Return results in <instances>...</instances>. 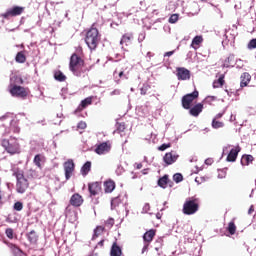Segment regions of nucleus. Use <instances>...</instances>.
Listing matches in <instances>:
<instances>
[{
	"instance_id": "nucleus-8",
	"label": "nucleus",
	"mask_w": 256,
	"mask_h": 256,
	"mask_svg": "<svg viewBox=\"0 0 256 256\" xmlns=\"http://www.w3.org/2000/svg\"><path fill=\"white\" fill-rule=\"evenodd\" d=\"M2 147H4L5 151L7 153H10V155H15V153H19V144L16 141L9 142V140H3L2 141Z\"/></svg>"
},
{
	"instance_id": "nucleus-30",
	"label": "nucleus",
	"mask_w": 256,
	"mask_h": 256,
	"mask_svg": "<svg viewBox=\"0 0 256 256\" xmlns=\"http://www.w3.org/2000/svg\"><path fill=\"white\" fill-rule=\"evenodd\" d=\"M16 63H25L27 61V56L24 51H20L16 54L15 57Z\"/></svg>"
},
{
	"instance_id": "nucleus-47",
	"label": "nucleus",
	"mask_w": 256,
	"mask_h": 256,
	"mask_svg": "<svg viewBox=\"0 0 256 256\" xmlns=\"http://www.w3.org/2000/svg\"><path fill=\"white\" fill-rule=\"evenodd\" d=\"M5 233H6V237H8V239H13L14 231L12 228H7Z\"/></svg>"
},
{
	"instance_id": "nucleus-63",
	"label": "nucleus",
	"mask_w": 256,
	"mask_h": 256,
	"mask_svg": "<svg viewBox=\"0 0 256 256\" xmlns=\"http://www.w3.org/2000/svg\"><path fill=\"white\" fill-rule=\"evenodd\" d=\"M16 133H19V129H16Z\"/></svg>"
},
{
	"instance_id": "nucleus-9",
	"label": "nucleus",
	"mask_w": 256,
	"mask_h": 256,
	"mask_svg": "<svg viewBox=\"0 0 256 256\" xmlns=\"http://www.w3.org/2000/svg\"><path fill=\"white\" fill-rule=\"evenodd\" d=\"M64 167V173H65V179L66 181H69L71 177H73V173H75V162H73L72 159H68L63 164Z\"/></svg>"
},
{
	"instance_id": "nucleus-45",
	"label": "nucleus",
	"mask_w": 256,
	"mask_h": 256,
	"mask_svg": "<svg viewBox=\"0 0 256 256\" xmlns=\"http://www.w3.org/2000/svg\"><path fill=\"white\" fill-rule=\"evenodd\" d=\"M173 180L176 182V183H181V181H183V175L179 174V173H176L174 174L173 176Z\"/></svg>"
},
{
	"instance_id": "nucleus-11",
	"label": "nucleus",
	"mask_w": 256,
	"mask_h": 256,
	"mask_svg": "<svg viewBox=\"0 0 256 256\" xmlns=\"http://www.w3.org/2000/svg\"><path fill=\"white\" fill-rule=\"evenodd\" d=\"M109 151H111V142L109 141L96 145L95 153H97V155H105L106 153H109Z\"/></svg>"
},
{
	"instance_id": "nucleus-46",
	"label": "nucleus",
	"mask_w": 256,
	"mask_h": 256,
	"mask_svg": "<svg viewBox=\"0 0 256 256\" xmlns=\"http://www.w3.org/2000/svg\"><path fill=\"white\" fill-rule=\"evenodd\" d=\"M179 21V15L178 14H172L169 18V23H177Z\"/></svg>"
},
{
	"instance_id": "nucleus-19",
	"label": "nucleus",
	"mask_w": 256,
	"mask_h": 256,
	"mask_svg": "<svg viewBox=\"0 0 256 256\" xmlns=\"http://www.w3.org/2000/svg\"><path fill=\"white\" fill-rule=\"evenodd\" d=\"M113 79H114L115 83L120 84L121 79H128V77H127V75H125V71L116 69L113 72Z\"/></svg>"
},
{
	"instance_id": "nucleus-61",
	"label": "nucleus",
	"mask_w": 256,
	"mask_h": 256,
	"mask_svg": "<svg viewBox=\"0 0 256 256\" xmlns=\"http://www.w3.org/2000/svg\"><path fill=\"white\" fill-rule=\"evenodd\" d=\"M156 217H157L158 219H161V213H157V214H156Z\"/></svg>"
},
{
	"instance_id": "nucleus-48",
	"label": "nucleus",
	"mask_w": 256,
	"mask_h": 256,
	"mask_svg": "<svg viewBox=\"0 0 256 256\" xmlns=\"http://www.w3.org/2000/svg\"><path fill=\"white\" fill-rule=\"evenodd\" d=\"M29 173H30L29 175H30V177H32V179H37V177H39L37 170L30 169Z\"/></svg>"
},
{
	"instance_id": "nucleus-40",
	"label": "nucleus",
	"mask_w": 256,
	"mask_h": 256,
	"mask_svg": "<svg viewBox=\"0 0 256 256\" xmlns=\"http://www.w3.org/2000/svg\"><path fill=\"white\" fill-rule=\"evenodd\" d=\"M151 89V85L149 84H143V86L140 88V95H147V91Z\"/></svg>"
},
{
	"instance_id": "nucleus-6",
	"label": "nucleus",
	"mask_w": 256,
	"mask_h": 256,
	"mask_svg": "<svg viewBox=\"0 0 256 256\" xmlns=\"http://www.w3.org/2000/svg\"><path fill=\"white\" fill-rule=\"evenodd\" d=\"M10 93L13 97H20L21 99H25L29 95V89L23 86L13 85L10 88Z\"/></svg>"
},
{
	"instance_id": "nucleus-24",
	"label": "nucleus",
	"mask_w": 256,
	"mask_h": 256,
	"mask_svg": "<svg viewBox=\"0 0 256 256\" xmlns=\"http://www.w3.org/2000/svg\"><path fill=\"white\" fill-rule=\"evenodd\" d=\"M104 191L105 193H113L115 191V181L108 180L104 182Z\"/></svg>"
},
{
	"instance_id": "nucleus-42",
	"label": "nucleus",
	"mask_w": 256,
	"mask_h": 256,
	"mask_svg": "<svg viewBox=\"0 0 256 256\" xmlns=\"http://www.w3.org/2000/svg\"><path fill=\"white\" fill-rule=\"evenodd\" d=\"M247 49H249L250 51H252V49H256V38H253L249 41V43L247 44Z\"/></svg>"
},
{
	"instance_id": "nucleus-16",
	"label": "nucleus",
	"mask_w": 256,
	"mask_h": 256,
	"mask_svg": "<svg viewBox=\"0 0 256 256\" xmlns=\"http://www.w3.org/2000/svg\"><path fill=\"white\" fill-rule=\"evenodd\" d=\"M188 110H189V114L192 117H199V115L203 113V104L202 103L195 104L192 108L190 107V109Z\"/></svg>"
},
{
	"instance_id": "nucleus-37",
	"label": "nucleus",
	"mask_w": 256,
	"mask_h": 256,
	"mask_svg": "<svg viewBox=\"0 0 256 256\" xmlns=\"http://www.w3.org/2000/svg\"><path fill=\"white\" fill-rule=\"evenodd\" d=\"M121 205V197L117 196L111 200V209H117Z\"/></svg>"
},
{
	"instance_id": "nucleus-12",
	"label": "nucleus",
	"mask_w": 256,
	"mask_h": 256,
	"mask_svg": "<svg viewBox=\"0 0 256 256\" xmlns=\"http://www.w3.org/2000/svg\"><path fill=\"white\" fill-rule=\"evenodd\" d=\"M178 159H179V154H177V152L173 150L170 152H167L163 157V161L167 166L173 165V163H175Z\"/></svg>"
},
{
	"instance_id": "nucleus-60",
	"label": "nucleus",
	"mask_w": 256,
	"mask_h": 256,
	"mask_svg": "<svg viewBox=\"0 0 256 256\" xmlns=\"http://www.w3.org/2000/svg\"><path fill=\"white\" fill-rule=\"evenodd\" d=\"M149 204H145V206H144V209H145V211H147V210H149Z\"/></svg>"
},
{
	"instance_id": "nucleus-14",
	"label": "nucleus",
	"mask_w": 256,
	"mask_h": 256,
	"mask_svg": "<svg viewBox=\"0 0 256 256\" xmlns=\"http://www.w3.org/2000/svg\"><path fill=\"white\" fill-rule=\"evenodd\" d=\"M69 203L70 205H72V207H81V205L85 203V199H83V196H81V194L74 193L71 196Z\"/></svg>"
},
{
	"instance_id": "nucleus-21",
	"label": "nucleus",
	"mask_w": 256,
	"mask_h": 256,
	"mask_svg": "<svg viewBox=\"0 0 256 256\" xmlns=\"http://www.w3.org/2000/svg\"><path fill=\"white\" fill-rule=\"evenodd\" d=\"M26 237L31 245H37V241H39V234H37L35 230L26 234Z\"/></svg>"
},
{
	"instance_id": "nucleus-58",
	"label": "nucleus",
	"mask_w": 256,
	"mask_h": 256,
	"mask_svg": "<svg viewBox=\"0 0 256 256\" xmlns=\"http://www.w3.org/2000/svg\"><path fill=\"white\" fill-rule=\"evenodd\" d=\"M136 169H143V164L142 163L136 164Z\"/></svg>"
},
{
	"instance_id": "nucleus-43",
	"label": "nucleus",
	"mask_w": 256,
	"mask_h": 256,
	"mask_svg": "<svg viewBox=\"0 0 256 256\" xmlns=\"http://www.w3.org/2000/svg\"><path fill=\"white\" fill-rule=\"evenodd\" d=\"M113 225H115V219L113 218H108L105 221V227H107L108 229H111L113 227Z\"/></svg>"
},
{
	"instance_id": "nucleus-18",
	"label": "nucleus",
	"mask_w": 256,
	"mask_h": 256,
	"mask_svg": "<svg viewBox=\"0 0 256 256\" xmlns=\"http://www.w3.org/2000/svg\"><path fill=\"white\" fill-rule=\"evenodd\" d=\"M157 235V230L156 229H150L146 231L143 235V241L144 243H150L155 239V236Z\"/></svg>"
},
{
	"instance_id": "nucleus-34",
	"label": "nucleus",
	"mask_w": 256,
	"mask_h": 256,
	"mask_svg": "<svg viewBox=\"0 0 256 256\" xmlns=\"http://www.w3.org/2000/svg\"><path fill=\"white\" fill-rule=\"evenodd\" d=\"M131 39H133V34H124L121 41H120V44L121 45H129V43H131Z\"/></svg>"
},
{
	"instance_id": "nucleus-39",
	"label": "nucleus",
	"mask_w": 256,
	"mask_h": 256,
	"mask_svg": "<svg viewBox=\"0 0 256 256\" xmlns=\"http://www.w3.org/2000/svg\"><path fill=\"white\" fill-rule=\"evenodd\" d=\"M212 127H213V129H222V127H225V123L213 119L212 120Z\"/></svg>"
},
{
	"instance_id": "nucleus-33",
	"label": "nucleus",
	"mask_w": 256,
	"mask_h": 256,
	"mask_svg": "<svg viewBox=\"0 0 256 256\" xmlns=\"http://www.w3.org/2000/svg\"><path fill=\"white\" fill-rule=\"evenodd\" d=\"M105 232V228L103 226H97L95 229H94V234L92 236V239L95 240L97 239V237L103 235V233Z\"/></svg>"
},
{
	"instance_id": "nucleus-32",
	"label": "nucleus",
	"mask_w": 256,
	"mask_h": 256,
	"mask_svg": "<svg viewBox=\"0 0 256 256\" xmlns=\"http://www.w3.org/2000/svg\"><path fill=\"white\" fill-rule=\"evenodd\" d=\"M253 161H254L253 155H243L241 159V164L244 166H247L250 163H253Z\"/></svg>"
},
{
	"instance_id": "nucleus-54",
	"label": "nucleus",
	"mask_w": 256,
	"mask_h": 256,
	"mask_svg": "<svg viewBox=\"0 0 256 256\" xmlns=\"http://www.w3.org/2000/svg\"><path fill=\"white\" fill-rule=\"evenodd\" d=\"M254 212H255V206L251 205L248 210V215H253Z\"/></svg>"
},
{
	"instance_id": "nucleus-52",
	"label": "nucleus",
	"mask_w": 256,
	"mask_h": 256,
	"mask_svg": "<svg viewBox=\"0 0 256 256\" xmlns=\"http://www.w3.org/2000/svg\"><path fill=\"white\" fill-rule=\"evenodd\" d=\"M100 247L101 249H103V247H105V240H101L100 242L97 243L96 245V249Z\"/></svg>"
},
{
	"instance_id": "nucleus-51",
	"label": "nucleus",
	"mask_w": 256,
	"mask_h": 256,
	"mask_svg": "<svg viewBox=\"0 0 256 256\" xmlns=\"http://www.w3.org/2000/svg\"><path fill=\"white\" fill-rule=\"evenodd\" d=\"M149 245H151V244L148 242H144V246L142 248V253H145L146 251L149 250Z\"/></svg>"
},
{
	"instance_id": "nucleus-29",
	"label": "nucleus",
	"mask_w": 256,
	"mask_h": 256,
	"mask_svg": "<svg viewBox=\"0 0 256 256\" xmlns=\"http://www.w3.org/2000/svg\"><path fill=\"white\" fill-rule=\"evenodd\" d=\"M2 121V125L5 127V125H11V123H13L14 121V116L13 114H7L5 116H2L1 118Z\"/></svg>"
},
{
	"instance_id": "nucleus-31",
	"label": "nucleus",
	"mask_w": 256,
	"mask_h": 256,
	"mask_svg": "<svg viewBox=\"0 0 256 256\" xmlns=\"http://www.w3.org/2000/svg\"><path fill=\"white\" fill-rule=\"evenodd\" d=\"M168 183H169V176L168 175H164L163 177H161L158 180V185H159V187H162V189H167Z\"/></svg>"
},
{
	"instance_id": "nucleus-56",
	"label": "nucleus",
	"mask_w": 256,
	"mask_h": 256,
	"mask_svg": "<svg viewBox=\"0 0 256 256\" xmlns=\"http://www.w3.org/2000/svg\"><path fill=\"white\" fill-rule=\"evenodd\" d=\"M221 117H223V113H218V114L215 115V117L213 119L218 121V119H221Z\"/></svg>"
},
{
	"instance_id": "nucleus-22",
	"label": "nucleus",
	"mask_w": 256,
	"mask_h": 256,
	"mask_svg": "<svg viewBox=\"0 0 256 256\" xmlns=\"http://www.w3.org/2000/svg\"><path fill=\"white\" fill-rule=\"evenodd\" d=\"M121 255H123V250L121 249V246H119L117 242H114L110 249V256H121Z\"/></svg>"
},
{
	"instance_id": "nucleus-62",
	"label": "nucleus",
	"mask_w": 256,
	"mask_h": 256,
	"mask_svg": "<svg viewBox=\"0 0 256 256\" xmlns=\"http://www.w3.org/2000/svg\"><path fill=\"white\" fill-rule=\"evenodd\" d=\"M20 83H23V79L22 78H20Z\"/></svg>"
},
{
	"instance_id": "nucleus-36",
	"label": "nucleus",
	"mask_w": 256,
	"mask_h": 256,
	"mask_svg": "<svg viewBox=\"0 0 256 256\" xmlns=\"http://www.w3.org/2000/svg\"><path fill=\"white\" fill-rule=\"evenodd\" d=\"M41 161H43V156H41V154H37L34 157L33 163L34 165H36V167H38V169H42L43 166H41Z\"/></svg>"
},
{
	"instance_id": "nucleus-53",
	"label": "nucleus",
	"mask_w": 256,
	"mask_h": 256,
	"mask_svg": "<svg viewBox=\"0 0 256 256\" xmlns=\"http://www.w3.org/2000/svg\"><path fill=\"white\" fill-rule=\"evenodd\" d=\"M110 95H111V96H113V95H121V90H120V89H115L114 91H112V92L110 93Z\"/></svg>"
},
{
	"instance_id": "nucleus-57",
	"label": "nucleus",
	"mask_w": 256,
	"mask_h": 256,
	"mask_svg": "<svg viewBox=\"0 0 256 256\" xmlns=\"http://www.w3.org/2000/svg\"><path fill=\"white\" fill-rule=\"evenodd\" d=\"M205 163H206V165H212L213 164V159L208 158V159L205 160Z\"/></svg>"
},
{
	"instance_id": "nucleus-35",
	"label": "nucleus",
	"mask_w": 256,
	"mask_h": 256,
	"mask_svg": "<svg viewBox=\"0 0 256 256\" xmlns=\"http://www.w3.org/2000/svg\"><path fill=\"white\" fill-rule=\"evenodd\" d=\"M227 231L230 235H235V233H237V226L234 221L228 223Z\"/></svg>"
},
{
	"instance_id": "nucleus-2",
	"label": "nucleus",
	"mask_w": 256,
	"mask_h": 256,
	"mask_svg": "<svg viewBox=\"0 0 256 256\" xmlns=\"http://www.w3.org/2000/svg\"><path fill=\"white\" fill-rule=\"evenodd\" d=\"M13 176L16 177V191L23 195L29 189V180L25 178V172L17 168L13 172Z\"/></svg>"
},
{
	"instance_id": "nucleus-7",
	"label": "nucleus",
	"mask_w": 256,
	"mask_h": 256,
	"mask_svg": "<svg viewBox=\"0 0 256 256\" xmlns=\"http://www.w3.org/2000/svg\"><path fill=\"white\" fill-rule=\"evenodd\" d=\"M25 12V7L23 6H14L7 10L4 14H2V17L4 19H10V17H19V15H23Z\"/></svg>"
},
{
	"instance_id": "nucleus-4",
	"label": "nucleus",
	"mask_w": 256,
	"mask_h": 256,
	"mask_svg": "<svg viewBox=\"0 0 256 256\" xmlns=\"http://www.w3.org/2000/svg\"><path fill=\"white\" fill-rule=\"evenodd\" d=\"M197 211H199V199L189 198L184 202L182 208L184 215H195Z\"/></svg>"
},
{
	"instance_id": "nucleus-49",
	"label": "nucleus",
	"mask_w": 256,
	"mask_h": 256,
	"mask_svg": "<svg viewBox=\"0 0 256 256\" xmlns=\"http://www.w3.org/2000/svg\"><path fill=\"white\" fill-rule=\"evenodd\" d=\"M171 147V143L168 144H162L158 147V151H165L166 149H169Z\"/></svg>"
},
{
	"instance_id": "nucleus-10",
	"label": "nucleus",
	"mask_w": 256,
	"mask_h": 256,
	"mask_svg": "<svg viewBox=\"0 0 256 256\" xmlns=\"http://www.w3.org/2000/svg\"><path fill=\"white\" fill-rule=\"evenodd\" d=\"M176 77L178 81H189L191 79V71L185 67L176 68Z\"/></svg>"
},
{
	"instance_id": "nucleus-23",
	"label": "nucleus",
	"mask_w": 256,
	"mask_h": 256,
	"mask_svg": "<svg viewBox=\"0 0 256 256\" xmlns=\"http://www.w3.org/2000/svg\"><path fill=\"white\" fill-rule=\"evenodd\" d=\"M241 82H240V87H247V85H249V83L251 82V74H249V72H244L241 76H240Z\"/></svg>"
},
{
	"instance_id": "nucleus-44",
	"label": "nucleus",
	"mask_w": 256,
	"mask_h": 256,
	"mask_svg": "<svg viewBox=\"0 0 256 256\" xmlns=\"http://www.w3.org/2000/svg\"><path fill=\"white\" fill-rule=\"evenodd\" d=\"M14 211H23V203L22 202H15L14 203Z\"/></svg>"
},
{
	"instance_id": "nucleus-13",
	"label": "nucleus",
	"mask_w": 256,
	"mask_h": 256,
	"mask_svg": "<svg viewBox=\"0 0 256 256\" xmlns=\"http://www.w3.org/2000/svg\"><path fill=\"white\" fill-rule=\"evenodd\" d=\"M101 190V182H91L88 184V191L90 193V197H95L96 195H99Z\"/></svg>"
},
{
	"instance_id": "nucleus-17",
	"label": "nucleus",
	"mask_w": 256,
	"mask_h": 256,
	"mask_svg": "<svg viewBox=\"0 0 256 256\" xmlns=\"http://www.w3.org/2000/svg\"><path fill=\"white\" fill-rule=\"evenodd\" d=\"M114 133H118L121 137L127 136V124L125 122H117L116 123V130Z\"/></svg>"
},
{
	"instance_id": "nucleus-41",
	"label": "nucleus",
	"mask_w": 256,
	"mask_h": 256,
	"mask_svg": "<svg viewBox=\"0 0 256 256\" xmlns=\"http://www.w3.org/2000/svg\"><path fill=\"white\" fill-rule=\"evenodd\" d=\"M155 245H156L155 251H159L160 249H162L163 248V238L156 239Z\"/></svg>"
},
{
	"instance_id": "nucleus-28",
	"label": "nucleus",
	"mask_w": 256,
	"mask_h": 256,
	"mask_svg": "<svg viewBox=\"0 0 256 256\" xmlns=\"http://www.w3.org/2000/svg\"><path fill=\"white\" fill-rule=\"evenodd\" d=\"M225 85V74L220 75L218 80L214 81L213 87L214 89H219V87H223Z\"/></svg>"
},
{
	"instance_id": "nucleus-59",
	"label": "nucleus",
	"mask_w": 256,
	"mask_h": 256,
	"mask_svg": "<svg viewBox=\"0 0 256 256\" xmlns=\"http://www.w3.org/2000/svg\"><path fill=\"white\" fill-rule=\"evenodd\" d=\"M148 171H149V169L142 170L143 175H147Z\"/></svg>"
},
{
	"instance_id": "nucleus-55",
	"label": "nucleus",
	"mask_w": 256,
	"mask_h": 256,
	"mask_svg": "<svg viewBox=\"0 0 256 256\" xmlns=\"http://www.w3.org/2000/svg\"><path fill=\"white\" fill-rule=\"evenodd\" d=\"M174 53H175L174 50H173V51L166 52V53L164 54V57H171V55H173Z\"/></svg>"
},
{
	"instance_id": "nucleus-5",
	"label": "nucleus",
	"mask_w": 256,
	"mask_h": 256,
	"mask_svg": "<svg viewBox=\"0 0 256 256\" xmlns=\"http://www.w3.org/2000/svg\"><path fill=\"white\" fill-rule=\"evenodd\" d=\"M199 97V91L195 90L192 93L186 94L182 97V107L183 109L189 110L191 109V105H193V101Z\"/></svg>"
},
{
	"instance_id": "nucleus-26",
	"label": "nucleus",
	"mask_w": 256,
	"mask_h": 256,
	"mask_svg": "<svg viewBox=\"0 0 256 256\" xmlns=\"http://www.w3.org/2000/svg\"><path fill=\"white\" fill-rule=\"evenodd\" d=\"M203 43V36H195L192 40L190 47L197 50V48Z\"/></svg>"
},
{
	"instance_id": "nucleus-27",
	"label": "nucleus",
	"mask_w": 256,
	"mask_h": 256,
	"mask_svg": "<svg viewBox=\"0 0 256 256\" xmlns=\"http://www.w3.org/2000/svg\"><path fill=\"white\" fill-rule=\"evenodd\" d=\"M54 79L56 81H59L60 83H63L67 81V76L61 72V70H57L54 72Z\"/></svg>"
},
{
	"instance_id": "nucleus-25",
	"label": "nucleus",
	"mask_w": 256,
	"mask_h": 256,
	"mask_svg": "<svg viewBox=\"0 0 256 256\" xmlns=\"http://www.w3.org/2000/svg\"><path fill=\"white\" fill-rule=\"evenodd\" d=\"M91 171V161H87L82 167H81V175L83 177H87L89 175V172Z\"/></svg>"
},
{
	"instance_id": "nucleus-3",
	"label": "nucleus",
	"mask_w": 256,
	"mask_h": 256,
	"mask_svg": "<svg viewBox=\"0 0 256 256\" xmlns=\"http://www.w3.org/2000/svg\"><path fill=\"white\" fill-rule=\"evenodd\" d=\"M101 41V35L97 28H90L85 36V43L91 51H95L99 42Z\"/></svg>"
},
{
	"instance_id": "nucleus-64",
	"label": "nucleus",
	"mask_w": 256,
	"mask_h": 256,
	"mask_svg": "<svg viewBox=\"0 0 256 256\" xmlns=\"http://www.w3.org/2000/svg\"><path fill=\"white\" fill-rule=\"evenodd\" d=\"M10 131H9V129L5 132V133H9Z\"/></svg>"
},
{
	"instance_id": "nucleus-1",
	"label": "nucleus",
	"mask_w": 256,
	"mask_h": 256,
	"mask_svg": "<svg viewBox=\"0 0 256 256\" xmlns=\"http://www.w3.org/2000/svg\"><path fill=\"white\" fill-rule=\"evenodd\" d=\"M69 69L75 77H85V73L91 71V67H87V65H85V60L77 55V53L71 55Z\"/></svg>"
},
{
	"instance_id": "nucleus-20",
	"label": "nucleus",
	"mask_w": 256,
	"mask_h": 256,
	"mask_svg": "<svg viewBox=\"0 0 256 256\" xmlns=\"http://www.w3.org/2000/svg\"><path fill=\"white\" fill-rule=\"evenodd\" d=\"M92 104H93V96L87 97L81 101L76 111L81 112L83 111V109H87V107H89V105H92Z\"/></svg>"
},
{
	"instance_id": "nucleus-50",
	"label": "nucleus",
	"mask_w": 256,
	"mask_h": 256,
	"mask_svg": "<svg viewBox=\"0 0 256 256\" xmlns=\"http://www.w3.org/2000/svg\"><path fill=\"white\" fill-rule=\"evenodd\" d=\"M77 127L78 129H87V123H85L84 121H81L78 123Z\"/></svg>"
},
{
	"instance_id": "nucleus-38",
	"label": "nucleus",
	"mask_w": 256,
	"mask_h": 256,
	"mask_svg": "<svg viewBox=\"0 0 256 256\" xmlns=\"http://www.w3.org/2000/svg\"><path fill=\"white\" fill-rule=\"evenodd\" d=\"M9 247L10 249H12L14 253H17L18 255H22V256H27V254H25L23 250H21V248H19L17 245L10 244Z\"/></svg>"
},
{
	"instance_id": "nucleus-15",
	"label": "nucleus",
	"mask_w": 256,
	"mask_h": 256,
	"mask_svg": "<svg viewBox=\"0 0 256 256\" xmlns=\"http://www.w3.org/2000/svg\"><path fill=\"white\" fill-rule=\"evenodd\" d=\"M241 152V147L236 146L235 148H232L226 158V161L229 163H234V161H237V156Z\"/></svg>"
}]
</instances>
